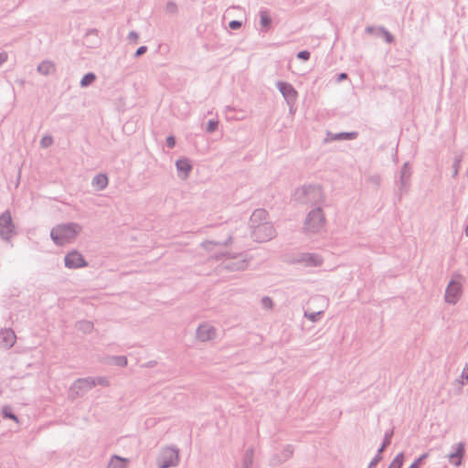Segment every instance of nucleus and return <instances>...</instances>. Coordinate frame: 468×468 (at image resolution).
Masks as SVG:
<instances>
[{
  "label": "nucleus",
  "instance_id": "b1692460",
  "mask_svg": "<svg viewBox=\"0 0 468 468\" xmlns=\"http://www.w3.org/2000/svg\"><path fill=\"white\" fill-rule=\"evenodd\" d=\"M261 25L263 28H268L271 25V18L266 10L260 12Z\"/></svg>",
  "mask_w": 468,
  "mask_h": 468
},
{
  "label": "nucleus",
  "instance_id": "f03ea898",
  "mask_svg": "<svg viewBox=\"0 0 468 468\" xmlns=\"http://www.w3.org/2000/svg\"><path fill=\"white\" fill-rule=\"evenodd\" d=\"M295 200L309 204L314 207H320V204L324 201V194L320 186H303L297 189L294 193Z\"/></svg>",
  "mask_w": 468,
  "mask_h": 468
},
{
  "label": "nucleus",
  "instance_id": "58836bf2",
  "mask_svg": "<svg viewBox=\"0 0 468 468\" xmlns=\"http://www.w3.org/2000/svg\"><path fill=\"white\" fill-rule=\"evenodd\" d=\"M392 435H393V431H386V433L384 435L383 442H382V444L384 446L387 447V446H388L390 444Z\"/></svg>",
  "mask_w": 468,
  "mask_h": 468
},
{
  "label": "nucleus",
  "instance_id": "2eb2a0df",
  "mask_svg": "<svg viewBox=\"0 0 468 468\" xmlns=\"http://www.w3.org/2000/svg\"><path fill=\"white\" fill-rule=\"evenodd\" d=\"M453 451L448 454L449 461L454 466H459L465 452L464 443L460 442L452 446Z\"/></svg>",
  "mask_w": 468,
  "mask_h": 468
},
{
  "label": "nucleus",
  "instance_id": "4468645a",
  "mask_svg": "<svg viewBox=\"0 0 468 468\" xmlns=\"http://www.w3.org/2000/svg\"><path fill=\"white\" fill-rule=\"evenodd\" d=\"M16 336L11 328H4L0 330V346L5 349H9L16 343Z\"/></svg>",
  "mask_w": 468,
  "mask_h": 468
},
{
  "label": "nucleus",
  "instance_id": "4c0bfd02",
  "mask_svg": "<svg viewBox=\"0 0 468 468\" xmlns=\"http://www.w3.org/2000/svg\"><path fill=\"white\" fill-rule=\"evenodd\" d=\"M40 144L42 147L47 148L53 144V138L49 135H46L41 139Z\"/></svg>",
  "mask_w": 468,
  "mask_h": 468
},
{
  "label": "nucleus",
  "instance_id": "7ed1b4c3",
  "mask_svg": "<svg viewBox=\"0 0 468 468\" xmlns=\"http://www.w3.org/2000/svg\"><path fill=\"white\" fill-rule=\"evenodd\" d=\"M325 224L324 214L321 207L313 208L304 220V230L310 233H319L324 229Z\"/></svg>",
  "mask_w": 468,
  "mask_h": 468
},
{
  "label": "nucleus",
  "instance_id": "5701e85b",
  "mask_svg": "<svg viewBox=\"0 0 468 468\" xmlns=\"http://www.w3.org/2000/svg\"><path fill=\"white\" fill-rule=\"evenodd\" d=\"M356 132H342L334 135L335 140H353L356 138Z\"/></svg>",
  "mask_w": 468,
  "mask_h": 468
},
{
  "label": "nucleus",
  "instance_id": "c756f323",
  "mask_svg": "<svg viewBox=\"0 0 468 468\" xmlns=\"http://www.w3.org/2000/svg\"><path fill=\"white\" fill-rule=\"evenodd\" d=\"M379 31L383 34V37L385 38V41L388 44H391L394 42V37L391 33H389L384 27H379Z\"/></svg>",
  "mask_w": 468,
  "mask_h": 468
},
{
  "label": "nucleus",
  "instance_id": "f8f14e48",
  "mask_svg": "<svg viewBox=\"0 0 468 468\" xmlns=\"http://www.w3.org/2000/svg\"><path fill=\"white\" fill-rule=\"evenodd\" d=\"M216 335V328L208 324H202L197 329V338L202 342L212 340Z\"/></svg>",
  "mask_w": 468,
  "mask_h": 468
},
{
  "label": "nucleus",
  "instance_id": "c85d7f7f",
  "mask_svg": "<svg viewBox=\"0 0 468 468\" xmlns=\"http://www.w3.org/2000/svg\"><path fill=\"white\" fill-rule=\"evenodd\" d=\"M245 266V263L243 261H239L237 262H233L230 264L229 263H226L225 264V268L228 269V270H230V271H238V270H242Z\"/></svg>",
  "mask_w": 468,
  "mask_h": 468
},
{
  "label": "nucleus",
  "instance_id": "ea45409f",
  "mask_svg": "<svg viewBox=\"0 0 468 468\" xmlns=\"http://www.w3.org/2000/svg\"><path fill=\"white\" fill-rule=\"evenodd\" d=\"M242 26V22L239 21V20H231L229 23V27L230 29L232 30H237V29H239Z\"/></svg>",
  "mask_w": 468,
  "mask_h": 468
},
{
  "label": "nucleus",
  "instance_id": "79ce46f5",
  "mask_svg": "<svg viewBox=\"0 0 468 468\" xmlns=\"http://www.w3.org/2000/svg\"><path fill=\"white\" fill-rule=\"evenodd\" d=\"M166 146L170 149L176 146V138L173 135H169L166 137Z\"/></svg>",
  "mask_w": 468,
  "mask_h": 468
},
{
  "label": "nucleus",
  "instance_id": "7c9ffc66",
  "mask_svg": "<svg viewBox=\"0 0 468 468\" xmlns=\"http://www.w3.org/2000/svg\"><path fill=\"white\" fill-rule=\"evenodd\" d=\"M428 457L427 453L421 454L420 457L416 458L408 468H419L420 465L423 463V460Z\"/></svg>",
  "mask_w": 468,
  "mask_h": 468
},
{
  "label": "nucleus",
  "instance_id": "f257e3e1",
  "mask_svg": "<svg viewBox=\"0 0 468 468\" xmlns=\"http://www.w3.org/2000/svg\"><path fill=\"white\" fill-rule=\"evenodd\" d=\"M82 228L75 222L57 225L50 231V238L55 244L63 246L70 242L81 231Z\"/></svg>",
  "mask_w": 468,
  "mask_h": 468
},
{
  "label": "nucleus",
  "instance_id": "ddd939ff",
  "mask_svg": "<svg viewBox=\"0 0 468 468\" xmlns=\"http://www.w3.org/2000/svg\"><path fill=\"white\" fill-rule=\"evenodd\" d=\"M296 262L303 263L308 267H316L322 264L323 260L316 253H301L297 256Z\"/></svg>",
  "mask_w": 468,
  "mask_h": 468
},
{
  "label": "nucleus",
  "instance_id": "c9c22d12",
  "mask_svg": "<svg viewBox=\"0 0 468 468\" xmlns=\"http://www.w3.org/2000/svg\"><path fill=\"white\" fill-rule=\"evenodd\" d=\"M93 380H94L95 386L100 385V386L107 387L110 384L109 379L105 377L93 378Z\"/></svg>",
  "mask_w": 468,
  "mask_h": 468
},
{
  "label": "nucleus",
  "instance_id": "e433bc0d",
  "mask_svg": "<svg viewBox=\"0 0 468 468\" xmlns=\"http://www.w3.org/2000/svg\"><path fill=\"white\" fill-rule=\"evenodd\" d=\"M297 58L301 59V60H308L311 57V53L308 51V50H301L297 53L296 55Z\"/></svg>",
  "mask_w": 468,
  "mask_h": 468
},
{
  "label": "nucleus",
  "instance_id": "20e7f679",
  "mask_svg": "<svg viewBox=\"0 0 468 468\" xmlns=\"http://www.w3.org/2000/svg\"><path fill=\"white\" fill-rule=\"evenodd\" d=\"M463 276L458 272L452 274V280L449 282L445 293L444 301L449 304H455L463 293Z\"/></svg>",
  "mask_w": 468,
  "mask_h": 468
},
{
  "label": "nucleus",
  "instance_id": "a19ab883",
  "mask_svg": "<svg viewBox=\"0 0 468 468\" xmlns=\"http://www.w3.org/2000/svg\"><path fill=\"white\" fill-rule=\"evenodd\" d=\"M382 459V455L376 454L374 458L369 462L367 468H373L375 467L378 462Z\"/></svg>",
  "mask_w": 468,
  "mask_h": 468
},
{
  "label": "nucleus",
  "instance_id": "72a5a7b5",
  "mask_svg": "<svg viewBox=\"0 0 468 468\" xmlns=\"http://www.w3.org/2000/svg\"><path fill=\"white\" fill-rule=\"evenodd\" d=\"M177 5L174 1H168L165 5V11L169 14H176L177 12Z\"/></svg>",
  "mask_w": 468,
  "mask_h": 468
},
{
  "label": "nucleus",
  "instance_id": "1a4fd4ad",
  "mask_svg": "<svg viewBox=\"0 0 468 468\" xmlns=\"http://www.w3.org/2000/svg\"><path fill=\"white\" fill-rule=\"evenodd\" d=\"M15 234V225L12 220L11 213L5 210L0 216V237L8 240Z\"/></svg>",
  "mask_w": 468,
  "mask_h": 468
},
{
  "label": "nucleus",
  "instance_id": "864d4df0",
  "mask_svg": "<svg viewBox=\"0 0 468 468\" xmlns=\"http://www.w3.org/2000/svg\"><path fill=\"white\" fill-rule=\"evenodd\" d=\"M374 31V27H371V26H368L366 27V32L367 33H372Z\"/></svg>",
  "mask_w": 468,
  "mask_h": 468
},
{
  "label": "nucleus",
  "instance_id": "412c9836",
  "mask_svg": "<svg viewBox=\"0 0 468 468\" xmlns=\"http://www.w3.org/2000/svg\"><path fill=\"white\" fill-rule=\"evenodd\" d=\"M1 414L3 419L12 420L16 423L20 422L18 417L13 412L12 408L9 405H5L2 407Z\"/></svg>",
  "mask_w": 468,
  "mask_h": 468
},
{
  "label": "nucleus",
  "instance_id": "f3484780",
  "mask_svg": "<svg viewBox=\"0 0 468 468\" xmlns=\"http://www.w3.org/2000/svg\"><path fill=\"white\" fill-rule=\"evenodd\" d=\"M109 179L106 174L96 175L91 180L92 187L97 191L105 189L108 186Z\"/></svg>",
  "mask_w": 468,
  "mask_h": 468
},
{
  "label": "nucleus",
  "instance_id": "cd10ccee",
  "mask_svg": "<svg viewBox=\"0 0 468 468\" xmlns=\"http://www.w3.org/2000/svg\"><path fill=\"white\" fill-rule=\"evenodd\" d=\"M324 314V312L323 311H318V312H312V313H309L308 311H305L304 312V317H306L307 319H309L311 322H318L322 315Z\"/></svg>",
  "mask_w": 468,
  "mask_h": 468
},
{
  "label": "nucleus",
  "instance_id": "3c124183",
  "mask_svg": "<svg viewBox=\"0 0 468 468\" xmlns=\"http://www.w3.org/2000/svg\"><path fill=\"white\" fill-rule=\"evenodd\" d=\"M251 464L250 459L249 460L248 456H246L244 460V467L243 468H249V466Z\"/></svg>",
  "mask_w": 468,
  "mask_h": 468
},
{
  "label": "nucleus",
  "instance_id": "4be33fe9",
  "mask_svg": "<svg viewBox=\"0 0 468 468\" xmlns=\"http://www.w3.org/2000/svg\"><path fill=\"white\" fill-rule=\"evenodd\" d=\"M96 80V75L93 72L86 73L80 80V85L81 88H86L92 84Z\"/></svg>",
  "mask_w": 468,
  "mask_h": 468
},
{
  "label": "nucleus",
  "instance_id": "c03bdc74",
  "mask_svg": "<svg viewBox=\"0 0 468 468\" xmlns=\"http://www.w3.org/2000/svg\"><path fill=\"white\" fill-rule=\"evenodd\" d=\"M139 38V34L135 31H131L128 35V39L136 42Z\"/></svg>",
  "mask_w": 468,
  "mask_h": 468
},
{
  "label": "nucleus",
  "instance_id": "49530a36",
  "mask_svg": "<svg viewBox=\"0 0 468 468\" xmlns=\"http://www.w3.org/2000/svg\"><path fill=\"white\" fill-rule=\"evenodd\" d=\"M461 378L464 379L466 382H468V365H466L463 369Z\"/></svg>",
  "mask_w": 468,
  "mask_h": 468
},
{
  "label": "nucleus",
  "instance_id": "6ab92c4d",
  "mask_svg": "<svg viewBox=\"0 0 468 468\" xmlns=\"http://www.w3.org/2000/svg\"><path fill=\"white\" fill-rule=\"evenodd\" d=\"M129 463V459L118 455H112L108 462L107 468H125Z\"/></svg>",
  "mask_w": 468,
  "mask_h": 468
},
{
  "label": "nucleus",
  "instance_id": "a211bd4d",
  "mask_svg": "<svg viewBox=\"0 0 468 468\" xmlns=\"http://www.w3.org/2000/svg\"><path fill=\"white\" fill-rule=\"evenodd\" d=\"M37 71L43 76H49L56 71V65L50 60H43L37 68Z\"/></svg>",
  "mask_w": 468,
  "mask_h": 468
},
{
  "label": "nucleus",
  "instance_id": "9b49d317",
  "mask_svg": "<svg viewBox=\"0 0 468 468\" xmlns=\"http://www.w3.org/2000/svg\"><path fill=\"white\" fill-rule=\"evenodd\" d=\"M94 387L95 383L93 378L88 377L75 380L71 388L73 391H75L77 396H82L84 393L90 390Z\"/></svg>",
  "mask_w": 468,
  "mask_h": 468
},
{
  "label": "nucleus",
  "instance_id": "bb28decb",
  "mask_svg": "<svg viewBox=\"0 0 468 468\" xmlns=\"http://www.w3.org/2000/svg\"><path fill=\"white\" fill-rule=\"evenodd\" d=\"M78 329L84 333H90L93 329V323L90 321H80L77 324Z\"/></svg>",
  "mask_w": 468,
  "mask_h": 468
},
{
  "label": "nucleus",
  "instance_id": "603ef678",
  "mask_svg": "<svg viewBox=\"0 0 468 468\" xmlns=\"http://www.w3.org/2000/svg\"><path fill=\"white\" fill-rule=\"evenodd\" d=\"M386 449V446L381 444V446L378 448L377 454L382 455V452Z\"/></svg>",
  "mask_w": 468,
  "mask_h": 468
},
{
  "label": "nucleus",
  "instance_id": "aec40b11",
  "mask_svg": "<svg viewBox=\"0 0 468 468\" xmlns=\"http://www.w3.org/2000/svg\"><path fill=\"white\" fill-rule=\"evenodd\" d=\"M176 169L179 175L182 173L184 177H186L192 170V165L187 158H180L176 162Z\"/></svg>",
  "mask_w": 468,
  "mask_h": 468
},
{
  "label": "nucleus",
  "instance_id": "393cba45",
  "mask_svg": "<svg viewBox=\"0 0 468 468\" xmlns=\"http://www.w3.org/2000/svg\"><path fill=\"white\" fill-rule=\"evenodd\" d=\"M463 154H456L454 157L453 164H452V177H454V178L458 176L461 163L463 161Z\"/></svg>",
  "mask_w": 468,
  "mask_h": 468
},
{
  "label": "nucleus",
  "instance_id": "09e8293b",
  "mask_svg": "<svg viewBox=\"0 0 468 468\" xmlns=\"http://www.w3.org/2000/svg\"><path fill=\"white\" fill-rule=\"evenodd\" d=\"M346 79H347V74H346V73H345V72H341V73H339V74L337 75V77H336V81H337V82H341V81H343V80H346Z\"/></svg>",
  "mask_w": 468,
  "mask_h": 468
},
{
  "label": "nucleus",
  "instance_id": "473e14b6",
  "mask_svg": "<svg viewBox=\"0 0 468 468\" xmlns=\"http://www.w3.org/2000/svg\"><path fill=\"white\" fill-rule=\"evenodd\" d=\"M218 125V122L217 120H209L207 123L206 131L211 133L217 130Z\"/></svg>",
  "mask_w": 468,
  "mask_h": 468
},
{
  "label": "nucleus",
  "instance_id": "a878e982",
  "mask_svg": "<svg viewBox=\"0 0 468 468\" xmlns=\"http://www.w3.org/2000/svg\"><path fill=\"white\" fill-rule=\"evenodd\" d=\"M405 456L402 452H399L388 466V468H401L404 463Z\"/></svg>",
  "mask_w": 468,
  "mask_h": 468
},
{
  "label": "nucleus",
  "instance_id": "0eeeda50",
  "mask_svg": "<svg viewBox=\"0 0 468 468\" xmlns=\"http://www.w3.org/2000/svg\"><path fill=\"white\" fill-rule=\"evenodd\" d=\"M275 86L277 90L282 93L286 103L290 107V110L292 111L298 98L297 90L291 83L283 80L276 81Z\"/></svg>",
  "mask_w": 468,
  "mask_h": 468
},
{
  "label": "nucleus",
  "instance_id": "8fccbe9b",
  "mask_svg": "<svg viewBox=\"0 0 468 468\" xmlns=\"http://www.w3.org/2000/svg\"><path fill=\"white\" fill-rule=\"evenodd\" d=\"M232 239H233V236L229 235L224 242H220V243H218V245L228 246L231 243ZM216 244L218 245V243H216Z\"/></svg>",
  "mask_w": 468,
  "mask_h": 468
},
{
  "label": "nucleus",
  "instance_id": "5fc2aeb1",
  "mask_svg": "<svg viewBox=\"0 0 468 468\" xmlns=\"http://www.w3.org/2000/svg\"><path fill=\"white\" fill-rule=\"evenodd\" d=\"M466 176H467V177H468V168H467V171H466Z\"/></svg>",
  "mask_w": 468,
  "mask_h": 468
},
{
  "label": "nucleus",
  "instance_id": "a18cd8bd",
  "mask_svg": "<svg viewBox=\"0 0 468 468\" xmlns=\"http://www.w3.org/2000/svg\"><path fill=\"white\" fill-rule=\"evenodd\" d=\"M8 55L6 52L0 53V67L7 60Z\"/></svg>",
  "mask_w": 468,
  "mask_h": 468
},
{
  "label": "nucleus",
  "instance_id": "39448f33",
  "mask_svg": "<svg viewBox=\"0 0 468 468\" xmlns=\"http://www.w3.org/2000/svg\"><path fill=\"white\" fill-rule=\"evenodd\" d=\"M157 468H170L178 465L179 450L174 446H166L160 450L157 459Z\"/></svg>",
  "mask_w": 468,
  "mask_h": 468
},
{
  "label": "nucleus",
  "instance_id": "9d476101",
  "mask_svg": "<svg viewBox=\"0 0 468 468\" xmlns=\"http://www.w3.org/2000/svg\"><path fill=\"white\" fill-rule=\"evenodd\" d=\"M64 262L65 266L69 269H79L88 265L82 254L76 250L66 254Z\"/></svg>",
  "mask_w": 468,
  "mask_h": 468
},
{
  "label": "nucleus",
  "instance_id": "f704fd0d",
  "mask_svg": "<svg viewBox=\"0 0 468 468\" xmlns=\"http://www.w3.org/2000/svg\"><path fill=\"white\" fill-rule=\"evenodd\" d=\"M261 305L264 309H271L273 306V301L269 296H264L261 299Z\"/></svg>",
  "mask_w": 468,
  "mask_h": 468
},
{
  "label": "nucleus",
  "instance_id": "2f4dec72",
  "mask_svg": "<svg viewBox=\"0 0 468 468\" xmlns=\"http://www.w3.org/2000/svg\"><path fill=\"white\" fill-rule=\"evenodd\" d=\"M116 366L125 367L127 365V357L124 356H117L112 357Z\"/></svg>",
  "mask_w": 468,
  "mask_h": 468
},
{
  "label": "nucleus",
  "instance_id": "37998d69",
  "mask_svg": "<svg viewBox=\"0 0 468 468\" xmlns=\"http://www.w3.org/2000/svg\"><path fill=\"white\" fill-rule=\"evenodd\" d=\"M147 51V47L146 46H141L139 47L135 53H134V58H139L141 57L142 55H144L145 52Z\"/></svg>",
  "mask_w": 468,
  "mask_h": 468
},
{
  "label": "nucleus",
  "instance_id": "de8ad7c7",
  "mask_svg": "<svg viewBox=\"0 0 468 468\" xmlns=\"http://www.w3.org/2000/svg\"><path fill=\"white\" fill-rule=\"evenodd\" d=\"M293 452V449L291 448V446H288L284 450V459L289 458Z\"/></svg>",
  "mask_w": 468,
  "mask_h": 468
},
{
  "label": "nucleus",
  "instance_id": "dca6fc26",
  "mask_svg": "<svg viewBox=\"0 0 468 468\" xmlns=\"http://www.w3.org/2000/svg\"><path fill=\"white\" fill-rule=\"evenodd\" d=\"M267 216L268 212L265 209H255L250 218V229L255 227L256 225H263L264 223H267Z\"/></svg>",
  "mask_w": 468,
  "mask_h": 468
},
{
  "label": "nucleus",
  "instance_id": "423d86ee",
  "mask_svg": "<svg viewBox=\"0 0 468 468\" xmlns=\"http://www.w3.org/2000/svg\"><path fill=\"white\" fill-rule=\"evenodd\" d=\"M251 238L256 242H266L273 239L276 235L275 229L271 222L264 223L263 225H256L250 228Z\"/></svg>",
  "mask_w": 468,
  "mask_h": 468
},
{
  "label": "nucleus",
  "instance_id": "6e6552de",
  "mask_svg": "<svg viewBox=\"0 0 468 468\" xmlns=\"http://www.w3.org/2000/svg\"><path fill=\"white\" fill-rule=\"evenodd\" d=\"M411 168L408 162H405L399 171V179L396 180L399 199L408 193L410 186Z\"/></svg>",
  "mask_w": 468,
  "mask_h": 468
}]
</instances>
